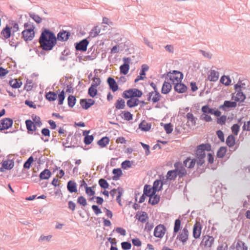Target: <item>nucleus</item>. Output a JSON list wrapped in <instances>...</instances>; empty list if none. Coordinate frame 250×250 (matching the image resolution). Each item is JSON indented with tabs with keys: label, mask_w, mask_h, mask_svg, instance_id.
<instances>
[{
	"label": "nucleus",
	"mask_w": 250,
	"mask_h": 250,
	"mask_svg": "<svg viewBox=\"0 0 250 250\" xmlns=\"http://www.w3.org/2000/svg\"><path fill=\"white\" fill-rule=\"evenodd\" d=\"M39 42L42 50L50 51L57 44V38L53 32L43 28L39 39Z\"/></svg>",
	"instance_id": "obj_1"
},
{
	"label": "nucleus",
	"mask_w": 250,
	"mask_h": 250,
	"mask_svg": "<svg viewBox=\"0 0 250 250\" xmlns=\"http://www.w3.org/2000/svg\"><path fill=\"white\" fill-rule=\"evenodd\" d=\"M143 95V92L137 88H131L125 90L122 94V96L125 99H132L140 98Z\"/></svg>",
	"instance_id": "obj_2"
},
{
	"label": "nucleus",
	"mask_w": 250,
	"mask_h": 250,
	"mask_svg": "<svg viewBox=\"0 0 250 250\" xmlns=\"http://www.w3.org/2000/svg\"><path fill=\"white\" fill-rule=\"evenodd\" d=\"M167 77L169 78V80L174 84L175 82H181L183 78V74L182 72L177 71L173 70L172 72H169L167 74Z\"/></svg>",
	"instance_id": "obj_3"
},
{
	"label": "nucleus",
	"mask_w": 250,
	"mask_h": 250,
	"mask_svg": "<svg viewBox=\"0 0 250 250\" xmlns=\"http://www.w3.org/2000/svg\"><path fill=\"white\" fill-rule=\"evenodd\" d=\"M13 121L9 118H5L0 121V130L8 129L12 126Z\"/></svg>",
	"instance_id": "obj_4"
},
{
	"label": "nucleus",
	"mask_w": 250,
	"mask_h": 250,
	"mask_svg": "<svg viewBox=\"0 0 250 250\" xmlns=\"http://www.w3.org/2000/svg\"><path fill=\"white\" fill-rule=\"evenodd\" d=\"M189 232L187 228L185 227L177 235L176 240L181 242L183 245L187 242Z\"/></svg>",
	"instance_id": "obj_5"
},
{
	"label": "nucleus",
	"mask_w": 250,
	"mask_h": 250,
	"mask_svg": "<svg viewBox=\"0 0 250 250\" xmlns=\"http://www.w3.org/2000/svg\"><path fill=\"white\" fill-rule=\"evenodd\" d=\"M124 63L120 67V71L121 74L126 75L129 70V63L131 61L130 58L125 57L123 58Z\"/></svg>",
	"instance_id": "obj_6"
},
{
	"label": "nucleus",
	"mask_w": 250,
	"mask_h": 250,
	"mask_svg": "<svg viewBox=\"0 0 250 250\" xmlns=\"http://www.w3.org/2000/svg\"><path fill=\"white\" fill-rule=\"evenodd\" d=\"M201 110L203 113L213 114L216 117H219L221 115V112L218 109L210 108L208 105L203 106Z\"/></svg>",
	"instance_id": "obj_7"
},
{
	"label": "nucleus",
	"mask_w": 250,
	"mask_h": 250,
	"mask_svg": "<svg viewBox=\"0 0 250 250\" xmlns=\"http://www.w3.org/2000/svg\"><path fill=\"white\" fill-rule=\"evenodd\" d=\"M35 31L33 29H24L22 32V38L25 42L31 41L35 37Z\"/></svg>",
	"instance_id": "obj_8"
},
{
	"label": "nucleus",
	"mask_w": 250,
	"mask_h": 250,
	"mask_svg": "<svg viewBox=\"0 0 250 250\" xmlns=\"http://www.w3.org/2000/svg\"><path fill=\"white\" fill-rule=\"evenodd\" d=\"M89 42L87 39H84L75 43V46L76 50L82 52L85 51L87 50V47L88 45Z\"/></svg>",
	"instance_id": "obj_9"
},
{
	"label": "nucleus",
	"mask_w": 250,
	"mask_h": 250,
	"mask_svg": "<svg viewBox=\"0 0 250 250\" xmlns=\"http://www.w3.org/2000/svg\"><path fill=\"white\" fill-rule=\"evenodd\" d=\"M174 167L175 168L174 170L176 171L177 176L182 178L187 174L186 169L179 163H175L174 164Z\"/></svg>",
	"instance_id": "obj_10"
},
{
	"label": "nucleus",
	"mask_w": 250,
	"mask_h": 250,
	"mask_svg": "<svg viewBox=\"0 0 250 250\" xmlns=\"http://www.w3.org/2000/svg\"><path fill=\"white\" fill-rule=\"evenodd\" d=\"M71 36V33L69 31L62 30H61L57 35V41H60L61 42L67 41Z\"/></svg>",
	"instance_id": "obj_11"
},
{
	"label": "nucleus",
	"mask_w": 250,
	"mask_h": 250,
	"mask_svg": "<svg viewBox=\"0 0 250 250\" xmlns=\"http://www.w3.org/2000/svg\"><path fill=\"white\" fill-rule=\"evenodd\" d=\"M214 238L212 236L205 235L203 237L201 245L204 246L206 248H210L214 242Z\"/></svg>",
	"instance_id": "obj_12"
},
{
	"label": "nucleus",
	"mask_w": 250,
	"mask_h": 250,
	"mask_svg": "<svg viewBox=\"0 0 250 250\" xmlns=\"http://www.w3.org/2000/svg\"><path fill=\"white\" fill-rule=\"evenodd\" d=\"M166 229L163 225H159L156 227L154 231V235L158 238H161L164 235Z\"/></svg>",
	"instance_id": "obj_13"
},
{
	"label": "nucleus",
	"mask_w": 250,
	"mask_h": 250,
	"mask_svg": "<svg viewBox=\"0 0 250 250\" xmlns=\"http://www.w3.org/2000/svg\"><path fill=\"white\" fill-rule=\"evenodd\" d=\"M237 106L236 101H225L224 104L219 106V109H222L225 111L230 108H234Z\"/></svg>",
	"instance_id": "obj_14"
},
{
	"label": "nucleus",
	"mask_w": 250,
	"mask_h": 250,
	"mask_svg": "<svg viewBox=\"0 0 250 250\" xmlns=\"http://www.w3.org/2000/svg\"><path fill=\"white\" fill-rule=\"evenodd\" d=\"M14 166V162L12 160H8L3 161L1 167H0V171L3 172L4 169L10 170Z\"/></svg>",
	"instance_id": "obj_15"
},
{
	"label": "nucleus",
	"mask_w": 250,
	"mask_h": 250,
	"mask_svg": "<svg viewBox=\"0 0 250 250\" xmlns=\"http://www.w3.org/2000/svg\"><path fill=\"white\" fill-rule=\"evenodd\" d=\"M0 35L2 39L5 40L10 38L12 36L11 28L8 25H6L1 31Z\"/></svg>",
	"instance_id": "obj_16"
},
{
	"label": "nucleus",
	"mask_w": 250,
	"mask_h": 250,
	"mask_svg": "<svg viewBox=\"0 0 250 250\" xmlns=\"http://www.w3.org/2000/svg\"><path fill=\"white\" fill-rule=\"evenodd\" d=\"M201 226L199 222H196L193 228V236L194 238L197 239L200 237L201 233Z\"/></svg>",
	"instance_id": "obj_17"
},
{
	"label": "nucleus",
	"mask_w": 250,
	"mask_h": 250,
	"mask_svg": "<svg viewBox=\"0 0 250 250\" xmlns=\"http://www.w3.org/2000/svg\"><path fill=\"white\" fill-rule=\"evenodd\" d=\"M174 89L175 91L179 93H183L187 91V87L181 82H178L174 83Z\"/></svg>",
	"instance_id": "obj_18"
},
{
	"label": "nucleus",
	"mask_w": 250,
	"mask_h": 250,
	"mask_svg": "<svg viewBox=\"0 0 250 250\" xmlns=\"http://www.w3.org/2000/svg\"><path fill=\"white\" fill-rule=\"evenodd\" d=\"M107 83L109 85V88L113 91L115 92L118 90L119 86L116 81L112 77L108 78Z\"/></svg>",
	"instance_id": "obj_19"
},
{
	"label": "nucleus",
	"mask_w": 250,
	"mask_h": 250,
	"mask_svg": "<svg viewBox=\"0 0 250 250\" xmlns=\"http://www.w3.org/2000/svg\"><path fill=\"white\" fill-rule=\"evenodd\" d=\"M67 188L70 193L77 192V184L74 181L70 180L67 182Z\"/></svg>",
	"instance_id": "obj_20"
},
{
	"label": "nucleus",
	"mask_w": 250,
	"mask_h": 250,
	"mask_svg": "<svg viewBox=\"0 0 250 250\" xmlns=\"http://www.w3.org/2000/svg\"><path fill=\"white\" fill-rule=\"evenodd\" d=\"M151 127V123H148L144 120L139 125V128L144 131H147L150 129Z\"/></svg>",
	"instance_id": "obj_21"
},
{
	"label": "nucleus",
	"mask_w": 250,
	"mask_h": 250,
	"mask_svg": "<svg viewBox=\"0 0 250 250\" xmlns=\"http://www.w3.org/2000/svg\"><path fill=\"white\" fill-rule=\"evenodd\" d=\"M161 180H156L153 183V193H156L157 192L162 190L163 188V184H161Z\"/></svg>",
	"instance_id": "obj_22"
},
{
	"label": "nucleus",
	"mask_w": 250,
	"mask_h": 250,
	"mask_svg": "<svg viewBox=\"0 0 250 250\" xmlns=\"http://www.w3.org/2000/svg\"><path fill=\"white\" fill-rule=\"evenodd\" d=\"M160 200V196L156 193L149 197L148 203L152 205L157 204Z\"/></svg>",
	"instance_id": "obj_23"
},
{
	"label": "nucleus",
	"mask_w": 250,
	"mask_h": 250,
	"mask_svg": "<svg viewBox=\"0 0 250 250\" xmlns=\"http://www.w3.org/2000/svg\"><path fill=\"white\" fill-rule=\"evenodd\" d=\"M171 88V84L165 81L163 84L161 92L163 94H167L170 91Z\"/></svg>",
	"instance_id": "obj_24"
},
{
	"label": "nucleus",
	"mask_w": 250,
	"mask_h": 250,
	"mask_svg": "<svg viewBox=\"0 0 250 250\" xmlns=\"http://www.w3.org/2000/svg\"><path fill=\"white\" fill-rule=\"evenodd\" d=\"M140 100H139L138 98H132L128 100L126 102V104L127 106L130 108H132L137 106Z\"/></svg>",
	"instance_id": "obj_25"
},
{
	"label": "nucleus",
	"mask_w": 250,
	"mask_h": 250,
	"mask_svg": "<svg viewBox=\"0 0 250 250\" xmlns=\"http://www.w3.org/2000/svg\"><path fill=\"white\" fill-rule=\"evenodd\" d=\"M153 188L150 185H146L144 188V193L146 196L149 197L151 195H154L153 193Z\"/></svg>",
	"instance_id": "obj_26"
},
{
	"label": "nucleus",
	"mask_w": 250,
	"mask_h": 250,
	"mask_svg": "<svg viewBox=\"0 0 250 250\" xmlns=\"http://www.w3.org/2000/svg\"><path fill=\"white\" fill-rule=\"evenodd\" d=\"M219 78L218 72L211 70L210 74L208 76V79L210 81L216 82L218 80Z\"/></svg>",
	"instance_id": "obj_27"
},
{
	"label": "nucleus",
	"mask_w": 250,
	"mask_h": 250,
	"mask_svg": "<svg viewBox=\"0 0 250 250\" xmlns=\"http://www.w3.org/2000/svg\"><path fill=\"white\" fill-rule=\"evenodd\" d=\"M237 92L236 96L235 98V101L237 102H243L246 98V95L241 91V89L236 91Z\"/></svg>",
	"instance_id": "obj_28"
},
{
	"label": "nucleus",
	"mask_w": 250,
	"mask_h": 250,
	"mask_svg": "<svg viewBox=\"0 0 250 250\" xmlns=\"http://www.w3.org/2000/svg\"><path fill=\"white\" fill-rule=\"evenodd\" d=\"M196 163L195 159L191 160L189 158H187L184 161V165L188 168H191L194 167Z\"/></svg>",
	"instance_id": "obj_29"
},
{
	"label": "nucleus",
	"mask_w": 250,
	"mask_h": 250,
	"mask_svg": "<svg viewBox=\"0 0 250 250\" xmlns=\"http://www.w3.org/2000/svg\"><path fill=\"white\" fill-rule=\"evenodd\" d=\"M112 173L114 175L112 179L115 181L118 180L123 174L122 170L120 168L113 169Z\"/></svg>",
	"instance_id": "obj_30"
},
{
	"label": "nucleus",
	"mask_w": 250,
	"mask_h": 250,
	"mask_svg": "<svg viewBox=\"0 0 250 250\" xmlns=\"http://www.w3.org/2000/svg\"><path fill=\"white\" fill-rule=\"evenodd\" d=\"M115 106L117 109H123L125 107V101L123 99H119L115 104Z\"/></svg>",
	"instance_id": "obj_31"
},
{
	"label": "nucleus",
	"mask_w": 250,
	"mask_h": 250,
	"mask_svg": "<svg viewBox=\"0 0 250 250\" xmlns=\"http://www.w3.org/2000/svg\"><path fill=\"white\" fill-rule=\"evenodd\" d=\"M181 221L179 219L175 220L174 222V226L173 229V237L175 236L176 233L179 231L181 228Z\"/></svg>",
	"instance_id": "obj_32"
},
{
	"label": "nucleus",
	"mask_w": 250,
	"mask_h": 250,
	"mask_svg": "<svg viewBox=\"0 0 250 250\" xmlns=\"http://www.w3.org/2000/svg\"><path fill=\"white\" fill-rule=\"evenodd\" d=\"M226 143L227 146L230 147L234 146L235 144V139L234 136L232 135H229L227 138Z\"/></svg>",
	"instance_id": "obj_33"
},
{
	"label": "nucleus",
	"mask_w": 250,
	"mask_h": 250,
	"mask_svg": "<svg viewBox=\"0 0 250 250\" xmlns=\"http://www.w3.org/2000/svg\"><path fill=\"white\" fill-rule=\"evenodd\" d=\"M51 174V172L48 169H45L40 174L41 179H48L49 178Z\"/></svg>",
	"instance_id": "obj_34"
},
{
	"label": "nucleus",
	"mask_w": 250,
	"mask_h": 250,
	"mask_svg": "<svg viewBox=\"0 0 250 250\" xmlns=\"http://www.w3.org/2000/svg\"><path fill=\"white\" fill-rule=\"evenodd\" d=\"M109 138L107 137H104L98 141L97 144L101 147H105L109 143Z\"/></svg>",
	"instance_id": "obj_35"
},
{
	"label": "nucleus",
	"mask_w": 250,
	"mask_h": 250,
	"mask_svg": "<svg viewBox=\"0 0 250 250\" xmlns=\"http://www.w3.org/2000/svg\"><path fill=\"white\" fill-rule=\"evenodd\" d=\"M45 97L49 101H54L57 98V94L54 92L49 91L46 94Z\"/></svg>",
	"instance_id": "obj_36"
},
{
	"label": "nucleus",
	"mask_w": 250,
	"mask_h": 250,
	"mask_svg": "<svg viewBox=\"0 0 250 250\" xmlns=\"http://www.w3.org/2000/svg\"><path fill=\"white\" fill-rule=\"evenodd\" d=\"M25 125L28 133L33 134L32 127L35 125L34 122L31 120H26L25 121Z\"/></svg>",
	"instance_id": "obj_37"
},
{
	"label": "nucleus",
	"mask_w": 250,
	"mask_h": 250,
	"mask_svg": "<svg viewBox=\"0 0 250 250\" xmlns=\"http://www.w3.org/2000/svg\"><path fill=\"white\" fill-rule=\"evenodd\" d=\"M227 148L226 146H221L218 150L217 152V157L220 158H223L226 153Z\"/></svg>",
	"instance_id": "obj_38"
},
{
	"label": "nucleus",
	"mask_w": 250,
	"mask_h": 250,
	"mask_svg": "<svg viewBox=\"0 0 250 250\" xmlns=\"http://www.w3.org/2000/svg\"><path fill=\"white\" fill-rule=\"evenodd\" d=\"M235 248L236 250H248V248L245 244L241 240L237 241Z\"/></svg>",
	"instance_id": "obj_39"
},
{
	"label": "nucleus",
	"mask_w": 250,
	"mask_h": 250,
	"mask_svg": "<svg viewBox=\"0 0 250 250\" xmlns=\"http://www.w3.org/2000/svg\"><path fill=\"white\" fill-rule=\"evenodd\" d=\"M98 93L97 87L91 85L88 89V94L92 98L95 97Z\"/></svg>",
	"instance_id": "obj_40"
},
{
	"label": "nucleus",
	"mask_w": 250,
	"mask_h": 250,
	"mask_svg": "<svg viewBox=\"0 0 250 250\" xmlns=\"http://www.w3.org/2000/svg\"><path fill=\"white\" fill-rule=\"evenodd\" d=\"M188 122H190L192 125H195L197 119L195 118L192 113L189 112L186 115Z\"/></svg>",
	"instance_id": "obj_41"
},
{
	"label": "nucleus",
	"mask_w": 250,
	"mask_h": 250,
	"mask_svg": "<svg viewBox=\"0 0 250 250\" xmlns=\"http://www.w3.org/2000/svg\"><path fill=\"white\" fill-rule=\"evenodd\" d=\"M136 216L137 219L142 223L146 222V220L148 219L147 214L145 211L142 212V214L140 215H138V214H137Z\"/></svg>",
	"instance_id": "obj_42"
},
{
	"label": "nucleus",
	"mask_w": 250,
	"mask_h": 250,
	"mask_svg": "<svg viewBox=\"0 0 250 250\" xmlns=\"http://www.w3.org/2000/svg\"><path fill=\"white\" fill-rule=\"evenodd\" d=\"M220 82L226 86L230 85L231 81L229 76L224 75L220 79Z\"/></svg>",
	"instance_id": "obj_43"
},
{
	"label": "nucleus",
	"mask_w": 250,
	"mask_h": 250,
	"mask_svg": "<svg viewBox=\"0 0 250 250\" xmlns=\"http://www.w3.org/2000/svg\"><path fill=\"white\" fill-rule=\"evenodd\" d=\"M196 155L198 159H204L206 156V153L204 150L198 146L196 151Z\"/></svg>",
	"instance_id": "obj_44"
},
{
	"label": "nucleus",
	"mask_w": 250,
	"mask_h": 250,
	"mask_svg": "<svg viewBox=\"0 0 250 250\" xmlns=\"http://www.w3.org/2000/svg\"><path fill=\"white\" fill-rule=\"evenodd\" d=\"M80 104L83 109H88L90 106V104L86 99H82L80 101Z\"/></svg>",
	"instance_id": "obj_45"
},
{
	"label": "nucleus",
	"mask_w": 250,
	"mask_h": 250,
	"mask_svg": "<svg viewBox=\"0 0 250 250\" xmlns=\"http://www.w3.org/2000/svg\"><path fill=\"white\" fill-rule=\"evenodd\" d=\"M98 183L101 188L105 189L108 188L109 186L108 182L104 178L100 179L99 180Z\"/></svg>",
	"instance_id": "obj_46"
},
{
	"label": "nucleus",
	"mask_w": 250,
	"mask_h": 250,
	"mask_svg": "<svg viewBox=\"0 0 250 250\" xmlns=\"http://www.w3.org/2000/svg\"><path fill=\"white\" fill-rule=\"evenodd\" d=\"M68 105L70 107H73L76 102V98L75 96L69 95L67 98Z\"/></svg>",
	"instance_id": "obj_47"
},
{
	"label": "nucleus",
	"mask_w": 250,
	"mask_h": 250,
	"mask_svg": "<svg viewBox=\"0 0 250 250\" xmlns=\"http://www.w3.org/2000/svg\"><path fill=\"white\" fill-rule=\"evenodd\" d=\"M167 177L169 180H174L177 177L176 171L174 170H169L167 173Z\"/></svg>",
	"instance_id": "obj_48"
},
{
	"label": "nucleus",
	"mask_w": 250,
	"mask_h": 250,
	"mask_svg": "<svg viewBox=\"0 0 250 250\" xmlns=\"http://www.w3.org/2000/svg\"><path fill=\"white\" fill-rule=\"evenodd\" d=\"M100 33V29L98 26L94 27L90 32V36L94 38L97 36Z\"/></svg>",
	"instance_id": "obj_49"
},
{
	"label": "nucleus",
	"mask_w": 250,
	"mask_h": 250,
	"mask_svg": "<svg viewBox=\"0 0 250 250\" xmlns=\"http://www.w3.org/2000/svg\"><path fill=\"white\" fill-rule=\"evenodd\" d=\"M9 84L14 88H18L21 87L22 83H19L17 80H12L9 81Z\"/></svg>",
	"instance_id": "obj_50"
},
{
	"label": "nucleus",
	"mask_w": 250,
	"mask_h": 250,
	"mask_svg": "<svg viewBox=\"0 0 250 250\" xmlns=\"http://www.w3.org/2000/svg\"><path fill=\"white\" fill-rule=\"evenodd\" d=\"M32 119L33 120V122H34L35 125H37L38 127H41L42 124L41 121L40 117L35 115H33L32 116Z\"/></svg>",
	"instance_id": "obj_51"
},
{
	"label": "nucleus",
	"mask_w": 250,
	"mask_h": 250,
	"mask_svg": "<svg viewBox=\"0 0 250 250\" xmlns=\"http://www.w3.org/2000/svg\"><path fill=\"white\" fill-rule=\"evenodd\" d=\"M94 140L93 135H86L83 139V142L86 145H90Z\"/></svg>",
	"instance_id": "obj_52"
},
{
	"label": "nucleus",
	"mask_w": 250,
	"mask_h": 250,
	"mask_svg": "<svg viewBox=\"0 0 250 250\" xmlns=\"http://www.w3.org/2000/svg\"><path fill=\"white\" fill-rule=\"evenodd\" d=\"M34 161V159L32 156H30L29 158L24 162L23 164V167L24 168H29L31 167V164Z\"/></svg>",
	"instance_id": "obj_53"
},
{
	"label": "nucleus",
	"mask_w": 250,
	"mask_h": 250,
	"mask_svg": "<svg viewBox=\"0 0 250 250\" xmlns=\"http://www.w3.org/2000/svg\"><path fill=\"white\" fill-rule=\"evenodd\" d=\"M29 16L37 23H40L42 22V18L39 15H36L35 13H30Z\"/></svg>",
	"instance_id": "obj_54"
},
{
	"label": "nucleus",
	"mask_w": 250,
	"mask_h": 250,
	"mask_svg": "<svg viewBox=\"0 0 250 250\" xmlns=\"http://www.w3.org/2000/svg\"><path fill=\"white\" fill-rule=\"evenodd\" d=\"M124 192V190L122 188H121L120 187L118 188V195L116 198L117 202L118 203V204L122 206V205L121 204V196H122Z\"/></svg>",
	"instance_id": "obj_55"
},
{
	"label": "nucleus",
	"mask_w": 250,
	"mask_h": 250,
	"mask_svg": "<svg viewBox=\"0 0 250 250\" xmlns=\"http://www.w3.org/2000/svg\"><path fill=\"white\" fill-rule=\"evenodd\" d=\"M218 117L217 119V123L220 125H225L227 120V116L226 115H220Z\"/></svg>",
	"instance_id": "obj_56"
},
{
	"label": "nucleus",
	"mask_w": 250,
	"mask_h": 250,
	"mask_svg": "<svg viewBox=\"0 0 250 250\" xmlns=\"http://www.w3.org/2000/svg\"><path fill=\"white\" fill-rule=\"evenodd\" d=\"M65 99V93L63 90H62L58 94V104L61 105L63 104V101Z\"/></svg>",
	"instance_id": "obj_57"
},
{
	"label": "nucleus",
	"mask_w": 250,
	"mask_h": 250,
	"mask_svg": "<svg viewBox=\"0 0 250 250\" xmlns=\"http://www.w3.org/2000/svg\"><path fill=\"white\" fill-rule=\"evenodd\" d=\"M154 93L155 95L152 98V102L153 103H156L160 100L162 96L158 91H156Z\"/></svg>",
	"instance_id": "obj_58"
},
{
	"label": "nucleus",
	"mask_w": 250,
	"mask_h": 250,
	"mask_svg": "<svg viewBox=\"0 0 250 250\" xmlns=\"http://www.w3.org/2000/svg\"><path fill=\"white\" fill-rule=\"evenodd\" d=\"M164 127L167 134H170L173 131V126L171 123L165 124Z\"/></svg>",
	"instance_id": "obj_59"
},
{
	"label": "nucleus",
	"mask_w": 250,
	"mask_h": 250,
	"mask_svg": "<svg viewBox=\"0 0 250 250\" xmlns=\"http://www.w3.org/2000/svg\"><path fill=\"white\" fill-rule=\"evenodd\" d=\"M124 118L126 121L131 120L133 118V115L129 111H123Z\"/></svg>",
	"instance_id": "obj_60"
},
{
	"label": "nucleus",
	"mask_w": 250,
	"mask_h": 250,
	"mask_svg": "<svg viewBox=\"0 0 250 250\" xmlns=\"http://www.w3.org/2000/svg\"><path fill=\"white\" fill-rule=\"evenodd\" d=\"M77 203L83 206L87 205V202L85 198L83 196H79L77 199Z\"/></svg>",
	"instance_id": "obj_61"
},
{
	"label": "nucleus",
	"mask_w": 250,
	"mask_h": 250,
	"mask_svg": "<svg viewBox=\"0 0 250 250\" xmlns=\"http://www.w3.org/2000/svg\"><path fill=\"white\" fill-rule=\"evenodd\" d=\"M121 246L124 250H129L131 248V244L129 242H123L121 243Z\"/></svg>",
	"instance_id": "obj_62"
},
{
	"label": "nucleus",
	"mask_w": 250,
	"mask_h": 250,
	"mask_svg": "<svg viewBox=\"0 0 250 250\" xmlns=\"http://www.w3.org/2000/svg\"><path fill=\"white\" fill-rule=\"evenodd\" d=\"M101 81L99 78L94 77L93 79V82L91 85L93 86V87H97V86L101 84Z\"/></svg>",
	"instance_id": "obj_63"
},
{
	"label": "nucleus",
	"mask_w": 250,
	"mask_h": 250,
	"mask_svg": "<svg viewBox=\"0 0 250 250\" xmlns=\"http://www.w3.org/2000/svg\"><path fill=\"white\" fill-rule=\"evenodd\" d=\"M200 119L207 122H210L212 120V118L210 116L208 115V114L205 113H203L201 115Z\"/></svg>",
	"instance_id": "obj_64"
}]
</instances>
